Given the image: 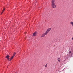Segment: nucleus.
I'll list each match as a JSON object with an SVG mask.
<instances>
[{
	"mask_svg": "<svg viewBox=\"0 0 73 73\" xmlns=\"http://www.w3.org/2000/svg\"><path fill=\"white\" fill-rule=\"evenodd\" d=\"M51 6L53 8H56V5L54 3V0H52L51 1Z\"/></svg>",
	"mask_w": 73,
	"mask_h": 73,
	"instance_id": "nucleus-1",
	"label": "nucleus"
},
{
	"mask_svg": "<svg viewBox=\"0 0 73 73\" xmlns=\"http://www.w3.org/2000/svg\"><path fill=\"white\" fill-rule=\"evenodd\" d=\"M51 30V28H49V29H47V30L45 32L48 34V33H49V31Z\"/></svg>",
	"mask_w": 73,
	"mask_h": 73,
	"instance_id": "nucleus-2",
	"label": "nucleus"
},
{
	"mask_svg": "<svg viewBox=\"0 0 73 73\" xmlns=\"http://www.w3.org/2000/svg\"><path fill=\"white\" fill-rule=\"evenodd\" d=\"M47 34V33L45 32H44V33L42 34V35L41 37H44V36H45V35H46V34Z\"/></svg>",
	"mask_w": 73,
	"mask_h": 73,
	"instance_id": "nucleus-3",
	"label": "nucleus"
},
{
	"mask_svg": "<svg viewBox=\"0 0 73 73\" xmlns=\"http://www.w3.org/2000/svg\"><path fill=\"white\" fill-rule=\"evenodd\" d=\"M37 32H35L33 34V36H37Z\"/></svg>",
	"mask_w": 73,
	"mask_h": 73,
	"instance_id": "nucleus-4",
	"label": "nucleus"
},
{
	"mask_svg": "<svg viewBox=\"0 0 73 73\" xmlns=\"http://www.w3.org/2000/svg\"><path fill=\"white\" fill-rule=\"evenodd\" d=\"M9 55H7L6 56V58H7V60H9Z\"/></svg>",
	"mask_w": 73,
	"mask_h": 73,
	"instance_id": "nucleus-5",
	"label": "nucleus"
},
{
	"mask_svg": "<svg viewBox=\"0 0 73 73\" xmlns=\"http://www.w3.org/2000/svg\"><path fill=\"white\" fill-rule=\"evenodd\" d=\"M13 57H14V56H12L11 57L9 61H11V60H12L13 58Z\"/></svg>",
	"mask_w": 73,
	"mask_h": 73,
	"instance_id": "nucleus-6",
	"label": "nucleus"
},
{
	"mask_svg": "<svg viewBox=\"0 0 73 73\" xmlns=\"http://www.w3.org/2000/svg\"><path fill=\"white\" fill-rule=\"evenodd\" d=\"M5 10V8H4L3 10V11L2 12V13H1V14H2V13H3V12H4V11Z\"/></svg>",
	"mask_w": 73,
	"mask_h": 73,
	"instance_id": "nucleus-7",
	"label": "nucleus"
},
{
	"mask_svg": "<svg viewBox=\"0 0 73 73\" xmlns=\"http://www.w3.org/2000/svg\"><path fill=\"white\" fill-rule=\"evenodd\" d=\"M70 24L72 25V26L73 27V22H71L70 23Z\"/></svg>",
	"mask_w": 73,
	"mask_h": 73,
	"instance_id": "nucleus-8",
	"label": "nucleus"
},
{
	"mask_svg": "<svg viewBox=\"0 0 73 73\" xmlns=\"http://www.w3.org/2000/svg\"><path fill=\"white\" fill-rule=\"evenodd\" d=\"M58 61H59V62H60L61 60L60 59V58H58Z\"/></svg>",
	"mask_w": 73,
	"mask_h": 73,
	"instance_id": "nucleus-9",
	"label": "nucleus"
},
{
	"mask_svg": "<svg viewBox=\"0 0 73 73\" xmlns=\"http://www.w3.org/2000/svg\"><path fill=\"white\" fill-rule=\"evenodd\" d=\"M15 54H16V52H14V53L13 54V56H15Z\"/></svg>",
	"mask_w": 73,
	"mask_h": 73,
	"instance_id": "nucleus-10",
	"label": "nucleus"
},
{
	"mask_svg": "<svg viewBox=\"0 0 73 73\" xmlns=\"http://www.w3.org/2000/svg\"><path fill=\"white\" fill-rule=\"evenodd\" d=\"M45 67H46V68H47V67H48V66H47V64H46V65H45Z\"/></svg>",
	"mask_w": 73,
	"mask_h": 73,
	"instance_id": "nucleus-11",
	"label": "nucleus"
},
{
	"mask_svg": "<svg viewBox=\"0 0 73 73\" xmlns=\"http://www.w3.org/2000/svg\"><path fill=\"white\" fill-rule=\"evenodd\" d=\"M71 52H72V51H70V52L69 53H71Z\"/></svg>",
	"mask_w": 73,
	"mask_h": 73,
	"instance_id": "nucleus-12",
	"label": "nucleus"
},
{
	"mask_svg": "<svg viewBox=\"0 0 73 73\" xmlns=\"http://www.w3.org/2000/svg\"><path fill=\"white\" fill-rule=\"evenodd\" d=\"M72 40H73V37L72 38Z\"/></svg>",
	"mask_w": 73,
	"mask_h": 73,
	"instance_id": "nucleus-13",
	"label": "nucleus"
}]
</instances>
